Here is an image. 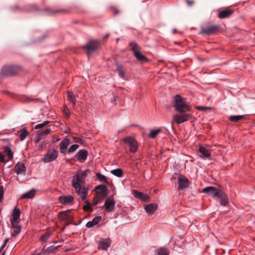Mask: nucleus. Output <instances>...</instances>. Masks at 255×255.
<instances>
[{
  "mask_svg": "<svg viewBox=\"0 0 255 255\" xmlns=\"http://www.w3.org/2000/svg\"><path fill=\"white\" fill-rule=\"evenodd\" d=\"M88 170L84 171L79 170L73 176L72 181V187L75 189L76 192L80 196L82 200L86 199L88 194V189L82 186L85 183V178L87 176Z\"/></svg>",
  "mask_w": 255,
  "mask_h": 255,
  "instance_id": "nucleus-1",
  "label": "nucleus"
},
{
  "mask_svg": "<svg viewBox=\"0 0 255 255\" xmlns=\"http://www.w3.org/2000/svg\"><path fill=\"white\" fill-rule=\"evenodd\" d=\"M21 70V68L17 66H5L3 67L1 70L0 77L2 78L15 75L20 72Z\"/></svg>",
  "mask_w": 255,
  "mask_h": 255,
  "instance_id": "nucleus-2",
  "label": "nucleus"
},
{
  "mask_svg": "<svg viewBox=\"0 0 255 255\" xmlns=\"http://www.w3.org/2000/svg\"><path fill=\"white\" fill-rule=\"evenodd\" d=\"M191 111L182 110L176 112V124H181L192 119Z\"/></svg>",
  "mask_w": 255,
  "mask_h": 255,
  "instance_id": "nucleus-3",
  "label": "nucleus"
},
{
  "mask_svg": "<svg viewBox=\"0 0 255 255\" xmlns=\"http://www.w3.org/2000/svg\"><path fill=\"white\" fill-rule=\"evenodd\" d=\"M191 108L186 99L179 95H176V112L182 110L191 111Z\"/></svg>",
  "mask_w": 255,
  "mask_h": 255,
  "instance_id": "nucleus-4",
  "label": "nucleus"
},
{
  "mask_svg": "<svg viewBox=\"0 0 255 255\" xmlns=\"http://www.w3.org/2000/svg\"><path fill=\"white\" fill-rule=\"evenodd\" d=\"M100 46V43L96 40H92L88 42L86 45L83 46V48L86 50L87 54L88 56L96 50L98 49Z\"/></svg>",
  "mask_w": 255,
  "mask_h": 255,
  "instance_id": "nucleus-5",
  "label": "nucleus"
},
{
  "mask_svg": "<svg viewBox=\"0 0 255 255\" xmlns=\"http://www.w3.org/2000/svg\"><path fill=\"white\" fill-rule=\"evenodd\" d=\"M177 183H178V190H185L187 189L191 182L189 180L188 178L182 174H178L177 177Z\"/></svg>",
  "mask_w": 255,
  "mask_h": 255,
  "instance_id": "nucleus-6",
  "label": "nucleus"
},
{
  "mask_svg": "<svg viewBox=\"0 0 255 255\" xmlns=\"http://www.w3.org/2000/svg\"><path fill=\"white\" fill-rule=\"evenodd\" d=\"M123 141L129 145L130 152L135 153L136 151L138 144L135 138L131 136H128L124 138Z\"/></svg>",
  "mask_w": 255,
  "mask_h": 255,
  "instance_id": "nucleus-7",
  "label": "nucleus"
},
{
  "mask_svg": "<svg viewBox=\"0 0 255 255\" xmlns=\"http://www.w3.org/2000/svg\"><path fill=\"white\" fill-rule=\"evenodd\" d=\"M57 157L58 151L56 149H49L43 157L42 160L44 163L51 162L56 160Z\"/></svg>",
  "mask_w": 255,
  "mask_h": 255,
  "instance_id": "nucleus-8",
  "label": "nucleus"
},
{
  "mask_svg": "<svg viewBox=\"0 0 255 255\" xmlns=\"http://www.w3.org/2000/svg\"><path fill=\"white\" fill-rule=\"evenodd\" d=\"M202 192L213 197L218 198L219 196L221 194V193L222 192V190L215 187L209 186L204 188Z\"/></svg>",
  "mask_w": 255,
  "mask_h": 255,
  "instance_id": "nucleus-9",
  "label": "nucleus"
},
{
  "mask_svg": "<svg viewBox=\"0 0 255 255\" xmlns=\"http://www.w3.org/2000/svg\"><path fill=\"white\" fill-rule=\"evenodd\" d=\"M58 218L60 220L65 221L67 225H69L72 222L73 216L69 210H67L60 212L59 213Z\"/></svg>",
  "mask_w": 255,
  "mask_h": 255,
  "instance_id": "nucleus-10",
  "label": "nucleus"
},
{
  "mask_svg": "<svg viewBox=\"0 0 255 255\" xmlns=\"http://www.w3.org/2000/svg\"><path fill=\"white\" fill-rule=\"evenodd\" d=\"M44 11L48 15H55L59 13L65 14L70 12V10L67 8L55 9L50 7L45 8Z\"/></svg>",
  "mask_w": 255,
  "mask_h": 255,
  "instance_id": "nucleus-11",
  "label": "nucleus"
},
{
  "mask_svg": "<svg viewBox=\"0 0 255 255\" xmlns=\"http://www.w3.org/2000/svg\"><path fill=\"white\" fill-rule=\"evenodd\" d=\"M116 202L113 196L108 197L105 201L104 207L105 210L108 212H113L115 207Z\"/></svg>",
  "mask_w": 255,
  "mask_h": 255,
  "instance_id": "nucleus-12",
  "label": "nucleus"
},
{
  "mask_svg": "<svg viewBox=\"0 0 255 255\" xmlns=\"http://www.w3.org/2000/svg\"><path fill=\"white\" fill-rule=\"evenodd\" d=\"M87 151L86 149H81L76 153L75 158L80 162H83L87 159Z\"/></svg>",
  "mask_w": 255,
  "mask_h": 255,
  "instance_id": "nucleus-13",
  "label": "nucleus"
},
{
  "mask_svg": "<svg viewBox=\"0 0 255 255\" xmlns=\"http://www.w3.org/2000/svg\"><path fill=\"white\" fill-rule=\"evenodd\" d=\"M58 200L63 205L73 204L74 202V197L71 195L61 196L58 198Z\"/></svg>",
  "mask_w": 255,
  "mask_h": 255,
  "instance_id": "nucleus-14",
  "label": "nucleus"
},
{
  "mask_svg": "<svg viewBox=\"0 0 255 255\" xmlns=\"http://www.w3.org/2000/svg\"><path fill=\"white\" fill-rule=\"evenodd\" d=\"M218 29L219 27L217 25H210L206 28L203 29L201 32V33L211 35L215 33Z\"/></svg>",
  "mask_w": 255,
  "mask_h": 255,
  "instance_id": "nucleus-15",
  "label": "nucleus"
},
{
  "mask_svg": "<svg viewBox=\"0 0 255 255\" xmlns=\"http://www.w3.org/2000/svg\"><path fill=\"white\" fill-rule=\"evenodd\" d=\"M133 196L137 198L140 199L143 201H149V196L147 194H144L142 192H139L137 190L133 191Z\"/></svg>",
  "mask_w": 255,
  "mask_h": 255,
  "instance_id": "nucleus-16",
  "label": "nucleus"
},
{
  "mask_svg": "<svg viewBox=\"0 0 255 255\" xmlns=\"http://www.w3.org/2000/svg\"><path fill=\"white\" fill-rule=\"evenodd\" d=\"M95 190L97 194L101 195L104 197L107 196V187L105 185H99L96 187Z\"/></svg>",
  "mask_w": 255,
  "mask_h": 255,
  "instance_id": "nucleus-17",
  "label": "nucleus"
},
{
  "mask_svg": "<svg viewBox=\"0 0 255 255\" xmlns=\"http://www.w3.org/2000/svg\"><path fill=\"white\" fill-rule=\"evenodd\" d=\"M26 167L23 163H17L14 166V170L17 174H25Z\"/></svg>",
  "mask_w": 255,
  "mask_h": 255,
  "instance_id": "nucleus-18",
  "label": "nucleus"
},
{
  "mask_svg": "<svg viewBox=\"0 0 255 255\" xmlns=\"http://www.w3.org/2000/svg\"><path fill=\"white\" fill-rule=\"evenodd\" d=\"M111 241L109 239H103L98 243L99 248L102 250H107L111 245Z\"/></svg>",
  "mask_w": 255,
  "mask_h": 255,
  "instance_id": "nucleus-19",
  "label": "nucleus"
},
{
  "mask_svg": "<svg viewBox=\"0 0 255 255\" xmlns=\"http://www.w3.org/2000/svg\"><path fill=\"white\" fill-rule=\"evenodd\" d=\"M51 132L50 128H47L44 131L38 132L36 137V141L37 142L42 139L46 137V136Z\"/></svg>",
  "mask_w": 255,
  "mask_h": 255,
  "instance_id": "nucleus-20",
  "label": "nucleus"
},
{
  "mask_svg": "<svg viewBox=\"0 0 255 255\" xmlns=\"http://www.w3.org/2000/svg\"><path fill=\"white\" fill-rule=\"evenodd\" d=\"M233 10L229 8H227L220 11L219 12L218 16L220 18L223 19L229 17L233 14Z\"/></svg>",
  "mask_w": 255,
  "mask_h": 255,
  "instance_id": "nucleus-21",
  "label": "nucleus"
},
{
  "mask_svg": "<svg viewBox=\"0 0 255 255\" xmlns=\"http://www.w3.org/2000/svg\"><path fill=\"white\" fill-rule=\"evenodd\" d=\"M157 207L156 204L150 203L146 205L144 207V209L147 213L152 214L156 211Z\"/></svg>",
  "mask_w": 255,
  "mask_h": 255,
  "instance_id": "nucleus-22",
  "label": "nucleus"
},
{
  "mask_svg": "<svg viewBox=\"0 0 255 255\" xmlns=\"http://www.w3.org/2000/svg\"><path fill=\"white\" fill-rule=\"evenodd\" d=\"M102 220L101 216H96L91 221H89L86 224V227L88 228H91L96 225H97Z\"/></svg>",
  "mask_w": 255,
  "mask_h": 255,
  "instance_id": "nucleus-23",
  "label": "nucleus"
},
{
  "mask_svg": "<svg viewBox=\"0 0 255 255\" xmlns=\"http://www.w3.org/2000/svg\"><path fill=\"white\" fill-rule=\"evenodd\" d=\"M70 143V139L68 138H65L60 143V152L62 153H65L64 150L66 149Z\"/></svg>",
  "mask_w": 255,
  "mask_h": 255,
  "instance_id": "nucleus-24",
  "label": "nucleus"
},
{
  "mask_svg": "<svg viewBox=\"0 0 255 255\" xmlns=\"http://www.w3.org/2000/svg\"><path fill=\"white\" fill-rule=\"evenodd\" d=\"M59 247L60 246L57 247L51 246L48 247L46 249L43 251V254L44 255H52L55 253L56 251Z\"/></svg>",
  "mask_w": 255,
  "mask_h": 255,
  "instance_id": "nucleus-25",
  "label": "nucleus"
},
{
  "mask_svg": "<svg viewBox=\"0 0 255 255\" xmlns=\"http://www.w3.org/2000/svg\"><path fill=\"white\" fill-rule=\"evenodd\" d=\"M36 194V190L32 189L26 193L23 194L21 198L22 199H31L34 197Z\"/></svg>",
  "mask_w": 255,
  "mask_h": 255,
  "instance_id": "nucleus-26",
  "label": "nucleus"
},
{
  "mask_svg": "<svg viewBox=\"0 0 255 255\" xmlns=\"http://www.w3.org/2000/svg\"><path fill=\"white\" fill-rule=\"evenodd\" d=\"M20 209L17 207V206H15L13 210L12 213V218L10 219V220H18L20 217Z\"/></svg>",
  "mask_w": 255,
  "mask_h": 255,
  "instance_id": "nucleus-27",
  "label": "nucleus"
},
{
  "mask_svg": "<svg viewBox=\"0 0 255 255\" xmlns=\"http://www.w3.org/2000/svg\"><path fill=\"white\" fill-rule=\"evenodd\" d=\"M117 70L118 71L120 77L124 78L125 77V72L122 65L119 64L117 62L115 63Z\"/></svg>",
  "mask_w": 255,
  "mask_h": 255,
  "instance_id": "nucleus-28",
  "label": "nucleus"
},
{
  "mask_svg": "<svg viewBox=\"0 0 255 255\" xmlns=\"http://www.w3.org/2000/svg\"><path fill=\"white\" fill-rule=\"evenodd\" d=\"M218 198L220 199V204L221 205L225 206L228 203V198L225 193L222 191Z\"/></svg>",
  "mask_w": 255,
  "mask_h": 255,
  "instance_id": "nucleus-29",
  "label": "nucleus"
},
{
  "mask_svg": "<svg viewBox=\"0 0 255 255\" xmlns=\"http://www.w3.org/2000/svg\"><path fill=\"white\" fill-rule=\"evenodd\" d=\"M199 152L201 154L200 156L209 157L210 156V152L204 147L201 146L199 148Z\"/></svg>",
  "mask_w": 255,
  "mask_h": 255,
  "instance_id": "nucleus-30",
  "label": "nucleus"
},
{
  "mask_svg": "<svg viewBox=\"0 0 255 255\" xmlns=\"http://www.w3.org/2000/svg\"><path fill=\"white\" fill-rule=\"evenodd\" d=\"M51 235V233L50 232H46L40 236L39 240L42 244H45L47 242Z\"/></svg>",
  "mask_w": 255,
  "mask_h": 255,
  "instance_id": "nucleus-31",
  "label": "nucleus"
},
{
  "mask_svg": "<svg viewBox=\"0 0 255 255\" xmlns=\"http://www.w3.org/2000/svg\"><path fill=\"white\" fill-rule=\"evenodd\" d=\"M134 55L136 58V59L140 62H144V61H147L148 59L147 58L144 56L141 53L139 52H136Z\"/></svg>",
  "mask_w": 255,
  "mask_h": 255,
  "instance_id": "nucleus-32",
  "label": "nucleus"
},
{
  "mask_svg": "<svg viewBox=\"0 0 255 255\" xmlns=\"http://www.w3.org/2000/svg\"><path fill=\"white\" fill-rule=\"evenodd\" d=\"M155 255H168L169 252L165 248H160L155 251Z\"/></svg>",
  "mask_w": 255,
  "mask_h": 255,
  "instance_id": "nucleus-33",
  "label": "nucleus"
},
{
  "mask_svg": "<svg viewBox=\"0 0 255 255\" xmlns=\"http://www.w3.org/2000/svg\"><path fill=\"white\" fill-rule=\"evenodd\" d=\"M67 94H68V100L69 101H70V102H71L72 103L73 107L74 108L76 105L75 102H76V99L75 96L72 92H71L69 91L67 92Z\"/></svg>",
  "mask_w": 255,
  "mask_h": 255,
  "instance_id": "nucleus-34",
  "label": "nucleus"
},
{
  "mask_svg": "<svg viewBox=\"0 0 255 255\" xmlns=\"http://www.w3.org/2000/svg\"><path fill=\"white\" fill-rule=\"evenodd\" d=\"M19 132H20L19 138L21 141L24 140L28 135V132L25 128H22Z\"/></svg>",
  "mask_w": 255,
  "mask_h": 255,
  "instance_id": "nucleus-35",
  "label": "nucleus"
},
{
  "mask_svg": "<svg viewBox=\"0 0 255 255\" xmlns=\"http://www.w3.org/2000/svg\"><path fill=\"white\" fill-rule=\"evenodd\" d=\"M4 152L7 154L8 160H11L13 158V153L9 146H6L4 147Z\"/></svg>",
  "mask_w": 255,
  "mask_h": 255,
  "instance_id": "nucleus-36",
  "label": "nucleus"
},
{
  "mask_svg": "<svg viewBox=\"0 0 255 255\" xmlns=\"http://www.w3.org/2000/svg\"><path fill=\"white\" fill-rule=\"evenodd\" d=\"M129 45L131 46V50L133 52L134 54L136 52H139L140 49V47L135 42H130Z\"/></svg>",
  "mask_w": 255,
  "mask_h": 255,
  "instance_id": "nucleus-37",
  "label": "nucleus"
},
{
  "mask_svg": "<svg viewBox=\"0 0 255 255\" xmlns=\"http://www.w3.org/2000/svg\"><path fill=\"white\" fill-rule=\"evenodd\" d=\"M111 173L116 176L121 177L124 175L123 171L121 168H117L116 169L112 170Z\"/></svg>",
  "mask_w": 255,
  "mask_h": 255,
  "instance_id": "nucleus-38",
  "label": "nucleus"
},
{
  "mask_svg": "<svg viewBox=\"0 0 255 255\" xmlns=\"http://www.w3.org/2000/svg\"><path fill=\"white\" fill-rule=\"evenodd\" d=\"M96 176L97 178H98V179L100 182H105L108 184H109V183L107 181V178L105 175L102 174L100 173H97L96 174Z\"/></svg>",
  "mask_w": 255,
  "mask_h": 255,
  "instance_id": "nucleus-39",
  "label": "nucleus"
},
{
  "mask_svg": "<svg viewBox=\"0 0 255 255\" xmlns=\"http://www.w3.org/2000/svg\"><path fill=\"white\" fill-rule=\"evenodd\" d=\"M102 201V198L99 195V194L95 196L93 200L92 205L93 206H96L99 203L101 202Z\"/></svg>",
  "mask_w": 255,
  "mask_h": 255,
  "instance_id": "nucleus-40",
  "label": "nucleus"
},
{
  "mask_svg": "<svg viewBox=\"0 0 255 255\" xmlns=\"http://www.w3.org/2000/svg\"><path fill=\"white\" fill-rule=\"evenodd\" d=\"M160 131V129H152L150 130V132L149 134V137L151 138H154Z\"/></svg>",
  "mask_w": 255,
  "mask_h": 255,
  "instance_id": "nucleus-41",
  "label": "nucleus"
},
{
  "mask_svg": "<svg viewBox=\"0 0 255 255\" xmlns=\"http://www.w3.org/2000/svg\"><path fill=\"white\" fill-rule=\"evenodd\" d=\"M244 118V116H231L229 119L232 122H236L243 119Z\"/></svg>",
  "mask_w": 255,
  "mask_h": 255,
  "instance_id": "nucleus-42",
  "label": "nucleus"
},
{
  "mask_svg": "<svg viewBox=\"0 0 255 255\" xmlns=\"http://www.w3.org/2000/svg\"><path fill=\"white\" fill-rule=\"evenodd\" d=\"M85 203H86V205H85L83 207L84 211H93V209L91 207V204L90 203V202L86 200L85 201Z\"/></svg>",
  "mask_w": 255,
  "mask_h": 255,
  "instance_id": "nucleus-43",
  "label": "nucleus"
},
{
  "mask_svg": "<svg viewBox=\"0 0 255 255\" xmlns=\"http://www.w3.org/2000/svg\"><path fill=\"white\" fill-rule=\"evenodd\" d=\"M10 223L12 228H21V226L18 220H10Z\"/></svg>",
  "mask_w": 255,
  "mask_h": 255,
  "instance_id": "nucleus-44",
  "label": "nucleus"
},
{
  "mask_svg": "<svg viewBox=\"0 0 255 255\" xmlns=\"http://www.w3.org/2000/svg\"><path fill=\"white\" fill-rule=\"evenodd\" d=\"M49 121H45L43 123L38 124L34 127L35 129H40L47 126L49 124Z\"/></svg>",
  "mask_w": 255,
  "mask_h": 255,
  "instance_id": "nucleus-45",
  "label": "nucleus"
},
{
  "mask_svg": "<svg viewBox=\"0 0 255 255\" xmlns=\"http://www.w3.org/2000/svg\"><path fill=\"white\" fill-rule=\"evenodd\" d=\"M21 228H13V230L11 232V236L15 237L18 235L21 232Z\"/></svg>",
  "mask_w": 255,
  "mask_h": 255,
  "instance_id": "nucleus-46",
  "label": "nucleus"
},
{
  "mask_svg": "<svg viewBox=\"0 0 255 255\" xmlns=\"http://www.w3.org/2000/svg\"><path fill=\"white\" fill-rule=\"evenodd\" d=\"M167 111H174L175 110V96L173 97V100L172 101V106L171 107H168Z\"/></svg>",
  "mask_w": 255,
  "mask_h": 255,
  "instance_id": "nucleus-47",
  "label": "nucleus"
},
{
  "mask_svg": "<svg viewBox=\"0 0 255 255\" xmlns=\"http://www.w3.org/2000/svg\"><path fill=\"white\" fill-rule=\"evenodd\" d=\"M79 148V145L75 144L71 145L68 150L69 153L75 152Z\"/></svg>",
  "mask_w": 255,
  "mask_h": 255,
  "instance_id": "nucleus-48",
  "label": "nucleus"
},
{
  "mask_svg": "<svg viewBox=\"0 0 255 255\" xmlns=\"http://www.w3.org/2000/svg\"><path fill=\"white\" fill-rule=\"evenodd\" d=\"M63 113L64 115L67 118H69L70 116V112L67 106L65 105L63 110Z\"/></svg>",
  "mask_w": 255,
  "mask_h": 255,
  "instance_id": "nucleus-49",
  "label": "nucleus"
},
{
  "mask_svg": "<svg viewBox=\"0 0 255 255\" xmlns=\"http://www.w3.org/2000/svg\"><path fill=\"white\" fill-rule=\"evenodd\" d=\"M4 188L3 186L0 187V202H2L3 199Z\"/></svg>",
  "mask_w": 255,
  "mask_h": 255,
  "instance_id": "nucleus-50",
  "label": "nucleus"
},
{
  "mask_svg": "<svg viewBox=\"0 0 255 255\" xmlns=\"http://www.w3.org/2000/svg\"><path fill=\"white\" fill-rule=\"evenodd\" d=\"M73 139H74V142H75L80 143L81 144H83V143L82 139L80 137H73Z\"/></svg>",
  "mask_w": 255,
  "mask_h": 255,
  "instance_id": "nucleus-51",
  "label": "nucleus"
},
{
  "mask_svg": "<svg viewBox=\"0 0 255 255\" xmlns=\"http://www.w3.org/2000/svg\"><path fill=\"white\" fill-rule=\"evenodd\" d=\"M8 160H5V156L2 153H0V162L1 163H4L7 162Z\"/></svg>",
  "mask_w": 255,
  "mask_h": 255,
  "instance_id": "nucleus-52",
  "label": "nucleus"
},
{
  "mask_svg": "<svg viewBox=\"0 0 255 255\" xmlns=\"http://www.w3.org/2000/svg\"><path fill=\"white\" fill-rule=\"evenodd\" d=\"M59 140H60V138L57 135L53 136L52 138V141L53 142H57V141H58Z\"/></svg>",
  "mask_w": 255,
  "mask_h": 255,
  "instance_id": "nucleus-53",
  "label": "nucleus"
},
{
  "mask_svg": "<svg viewBox=\"0 0 255 255\" xmlns=\"http://www.w3.org/2000/svg\"><path fill=\"white\" fill-rule=\"evenodd\" d=\"M186 2L187 3V4L189 6H190L192 5L194 3V2H195V1L194 0H186Z\"/></svg>",
  "mask_w": 255,
  "mask_h": 255,
  "instance_id": "nucleus-54",
  "label": "nucleus"
},
{
  "mask_svg": "<svg viewBox=\"0 0 255 255\" xmlns=\"http://www.w3.org/2000/svg\"><path fill=\"white\" fill-rule=\"evenodd\" d=\"M39 8L37 7L31 8H25L24 9L26 11H31L33 10H38Z\"/></svg>",
  "mask_w": 255,
  "mask_h": 255,
  "instance_id": "nucleus-55",
  "label": "nucleus"
},
{
  "mask_svg": "<svg viewBox=\"0 0 255 255\" xmlns=\"http://www.w3.org/2000/svg\"><path fill=\"white\" fill-rule=\"evenodd\" d=\"M180 230H181V232H179V234H180L179 236L180 238H181L184 236L185 232L184 230H183L180 229Z\"/></svg>",
  "mask_w": 255,
  "mask_h": 255,
  "instance_id": "nucleus-56",
  "label": "nucleus"
},
{
  "mask_svg": "<svg viewBox=\"0 0 255 255\" xmlns=\"http://www.w3.org/2000/svg\"><path fill=\"white\" fill-rule=\"evenodd\" d=\"M8 241H9V240H8V239H7V238H6V239L4 240L3 243V244H2V245L1 246H2V248H4L6 246V245L7 243H8Z\"/></svg>",
  "mask_w": 255,
  "mask_h": 255,
  "instance_id": "nucleus-57",
  "label": "nucleus"
},
{
  "mask_svg": "<svg viewBox=\"0 0 255 255\" xmlns=\"http://www.w3.org/2000/svg\"><path fill=\"white\" fill-rule=\"evenodd\" d=\"M173 121L172 122V125H171V127H172V128L174 129V122L175 121V115L173 114Z\"/></svg>",
  "mask_w": 255,
  "mask_h": 255,
  "instance_id": "nucleus-58",
  "label": "nucleus"
},
{
  "mask_svg": "<svg viewBox=\"0 0 255 255\" xmlns=\"http://www.w3.org/2000/svg\"><path fill=\"white\" fill-rule=\"evenodd\" d=\"M109 36V34H107L104 37V39L107 38Z\"/></svg>",
  "mask_w": 255,
  "mask_h": 255,
  "instance_id": "nucleus-59",
  "label": "nucleus"
},
{
  "mask_svg": "<svg viewBox=\"0 0 255 255\" xmlns=\"http://www.w3.org/2000/svg\"><path fill=\"white\" fill-rule=\"evenodd\" d=\"M70 128H68L67 130L66 131H65V133H70Z\"/></svg>",
  "mask_w": 255,
  "mask_h": 255,
  "instance_id": "nucleus-60",
  "label": "nucleus"
},
{
  "mask_svg": "<svg viewBox=\"0 0 255 255\" xmlns=\"http://www.w3.org/2000/svg\"><path fill=\"white\" fill-rule=\"evenodd\" d=\"M43 144H40L39 145V149H42L43 148Z\"/></svg>",
  "mask_w": 255,
  "mask_h": 255,
  "instance_id": "nucleus-61",
  "label": "nucleus"
},
{
  "mask_svg": "<svg viewBox=\"0 0 255 255\" xmlns=\"http://www.w3.org/2000/svg\"><path fill=\"white\" fill-rule=\"evenodd\" d=\"M206 108H207V107H199L198 108V109H202V110H203L204 109H206Z\"/></svg>",
  "mask_w": 255,
  "mask_h": 255,
  "instance_id": "nucleus-62",
  "label": "nucleus"
},
{
  "mask_svg": "<svg viewBox=\"0 0 255 255\" xmlns=\"http://www.w3.org/2000/svg\"><path fill=\"white\" fill-rule=\"evenodd\" d=\"M42 254V252L41 253H38V254H33V255H41Z\"/></svg>",
  "mask_w": 255,
  "mask_h": 255,
  "instance_id": "nucleus-63",
  "label": "nucleus"
},
{
  "mask_svg": "<svg viewBox=\"0 0 255 255\" xmlns=\"http://www.w3.org/2000/svg\"><path fill=\"white\" fill-rule=\"evenodd\" d=\"M4 248H2V246H1L0 248V253L2 251V250Z\"/></svg>",
  "mask_w": 255,
  "mask_h": 255,
  "instance_id": "nucleus-64",
  "label": "nucleus"
}]
</instances>
